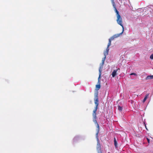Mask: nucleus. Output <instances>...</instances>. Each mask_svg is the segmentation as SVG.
Returning a JSON list of instances; mask_svg holds the SVG:
<instances>
[{"label": "nucleus", "mask_w": 153, "mask_h": 153, "mask_svg": "<svg viewBox=\"0 0 153 153\" xmlns=\"http://www.w3.org/2000/svg\"><path fill=\"white\" fill-rule=\"evenodd\" d=\"M94 103L95 105V106L94 108V109L92 113V116L93 117V121L94 122V123L97 125V128H98V131L96 134V137L97 139V148L98 150H100L101 146L98 138V134L99 133V126L96 120V112L98 109V106L99 104L98 97L97 92L96 93H95V94Z\"/></svg>", "instance_id": "f257e3e1"}, {"label": "nucleus", "mask_w": 153, "mask_h": 153, "mask_svg": "<svg viewBox=\"0 0 153 153\" xmlns=\"http://www.w3.org/2000/svg\"><path fill=\"white\" fill-rule=\"evenodd\" d=\"M116 13V16L117 17V23L120 25L122 27L123 31H124V27L123 25L122 19L121 17L119 14V11H117Z\"/></svg>", "instance_id": "f03ea898"}, {"label": "nucleus", "mask_w": 153, "mask_h": 153, "mask_svg": "<svg viewBox=\"0 0 153 153\" xmlns=\"http://www.w3.org/2000/svg\"><path fill=\"white\" fill-rule=\"evenodd\" d=\"M106 58L105 56L104 58H103L102 60V65L100 66L99 69V76L98 77V80H99V82L100 81V78L101 75V69L102 68V65H103L104 63V62L105 60V59Z\"/></svg>", "instance_id": "7ed1b4c3"}, {"label": "nucleus", "mask_w": 153, "mask_h": 153, "mask_svg": "<svg viewBox=\"0 0 153 153\" xmlns=\"http://www.w3.org/2000/svg\"><path fill=\"white\" fill-rule=\"evenodd\" d=\"M115 38L114 36L111 37L109 39V42L108 43V46L109 47L111 45V42L112 40H113Z\"/></svg>", "instance_id": "20e7f679"}, {"label": "nucleus", "mask_w": 153, "mask_h": 153, "mask_svg": "<svg viewBox=\"0 0 153 153\" xmlns=\"http://www.w3.org/2000/svg\"><path fill=\"white\" fill-rule=\"evenodd\" d=\"M118 70H120V68H118V69L116 70H114L113 71L112 74V75L113 77H115V76L116 75L117 72Z\"/></svg>", "instance_id": "39448f33"}, {"label": "nucleus", "mask_w": 153, "mask_h": 153, "mask_svg": "<svg viewBox=\"0 0 153 153\" xmlns=\"http://www.w3.org/2000/svg\"><path fill=\"white\" fill-rule=\"evenodd\" d=\"M98 81H99L98 80ZM98 82L99 83V84L97 85H96V90L97 91L98 90L100 89L101 87L100 83V80L99 81V82L98 81Z\"/></svg>", "instance_id": "423d86ee"}, {"label": "nucleus", "mask_w": 153, "mask_h": 153, "mask_svg": "<svg viewBox=\"0 0 153 153\" xmlns=\"http://www.w3.org/2000/svg\"><path fill=\"white\" fill-rule=\"evenodd\" d=\"M111 3H112V4L114 8V10H115V12L116 13H117V11H118L117 9L115 4L114 2H111Z\"/></svg>", "instance_id": "0eeeda50"}, {"label": "nucleus", "mask_w": 153, "mask_h": 153, "mask_svg": "<svg viewBox=\"0 0 153 153\" xmlns=\"http://www.w3.org/2000/svg\"><path fill=\"white\" fill-rule=\"evenodd\" d=\"M123 32V30H122V32L121 33H120L115 34L114 35V36L115 38L118 37H119L120 35H122Z\"/></svg>", "instance_id": "6e6552de"}, {"label": "nucleus", "mask_w": 153, "mask_h": 153, "mask_svg": "<svg viewBox=\"0 0 153 153\" xmlns=\"http://www.w3.org/2000/svg\"><path fill=\"white\" fill-rule=\"evenodd\" d=\"M114 145L115 147L116 148L118 147L117 145V142L116 140V139L115 137H114Z\"/></svg>", "instance_id": "1a4fd4ad"}, {"label": "nucleus", "mask_w": 153, "mask_h": 153, "mask_svg": "<svg viewBox=\"0 0 153 153\" xmlns=\"http://www.w3.org/2000/svg\"><path fill=\"white\" fill-rule=\"evenodd\" d=\"M149 96V94H147L146 95V96H145L144 99H143V103L144 102H145V101H146V100L147 99V98Z\"/></svg>", "instance_id": "9d476101"}, {"label": "nucleus", "mask_w": 153, "mask_h": 153, "mask_svg": "<svg viewBox=\"0 0 153 153\" xmlns=\"http://www.w3.org/2000/svg\"><path fill=\"white\" fill-rule=\"evenodd\" d=\"M108 48L109 47H108V46H107V48L106 49V51L104 53L105 56L106 57V55L108 54L109 51Z\"/></svg>", "instance_id": "9b49d317"}, {"label": "nucleus", "mask_w": 153, "mask_h": 153, "mask_svg": "<svg viewBox=\"0 0 153 153\" xmlns=\"http://www.w3.org/2000/svg\"><path fill=\"white\" fill-rule=\"evenodd\" d=\"M146 78L147 79H153V75L148 76Z\"/></svg>", "instance_id": "f8f14e48"}, {"label": "nucleus", "mask_w": 153, "mask_h": 153, "mask_svg": "<svg viewBox=\"0 0 153 153\" xmlns=\"http://www.w3.org/2000/svg\"><path fill=\"white\" fill-rule=\"evenodd\" d=\"M118 109L119 111H121L122 110L123 108L122 107L118 106Z\"/></svg>", "instance_id": "ddd939ff"}, {"label": "nucleus", "mask_w": 153, "mask_h": 153, "mask_svg": "<svg viewBox=\"0 0 153 153\" xmlns=\"http://www.w3.org/2000/svg\"><path fill=\"white\" fill-rule=\"evenodd\" d=\"M130 75H134L135 76H137V74L136 73H131L130 74Z\"/></svg>", "instance_id": "4468645a"}, {"label": "nucleus", "mask_w": 153, "mask_h": 153, "mask_svg": "<svg viewBox=\"0 0 153 153\" xmlns=\"http://www.w3.org/2000/svg\"><path fill=\"white\" fill-rule=\"evenodd\" d=\"M150 58L151 59H153V53L150 56Z\"/></svg>", "instance_id": "2eb2a0df"}, {"label": "nucleus", "mask_w": 153, "mask_h": 153, "mask_svg": "<svg viewBox=\"0 0 153 153\" xmlns=\"http://www.w3.org/2000/svg\"><path fill=\"white\" fill-rule=\"evenodd\" d=\"M146 139L147 140V142L149 143H150V140L148 138L146 137Z\"/></svg>", "instance_id": "dca6fc26"}, {"label": "nucleus", "mask_w": 153, "mask_h": 153, "mask_svg": "<svg viewBox=\"0 0 153 153\" xmlns=\"http://www.w3.org/2000/svg\"><path fill=\"white\" fill-rule=\"evenodd\" d=\"M111 2H114V0H111Z\"/></svg>", "instance_id": "f3484780"}, {"label": "nucleus", "mask_w": 153, "mask_h": 153, "mask_svg": "<svg viewBox=\"0 0 153 153\" xmlns=\"http://www.w3.org/2000/svg\"><path fill=\"white\" fill-rule=\"evenodd\" d=\"M146 129H147V128H146Z\"/></svg>", "instance_id": "a211bd4d"}, {"label": "nucleus", "mask_w": 153, "mask_h": 153, "mask_svg": "<svg viewBox=\"0 0 153 153\" xmlns=\"http://www.w3.org/2000/svg\"><path fill=\"white\" fill-rule=\"evenodd\" d=\"M100 153H102V152H100Z\"/></svg>", "instance_id": "6ab92c4d"}]
</instances>
